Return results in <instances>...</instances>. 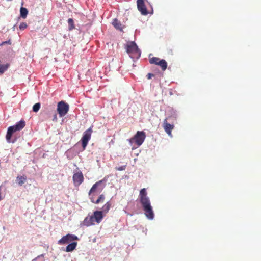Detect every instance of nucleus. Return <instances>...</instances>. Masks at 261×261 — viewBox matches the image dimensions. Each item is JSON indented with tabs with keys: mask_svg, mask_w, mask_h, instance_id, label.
Returning a JSON list of instances; mask_svg holds the SVG:
<instances>
[{
	"mask_svg": "<svg viewBox=\"0 0 261 261\" xmlns=\"http://www.w3.org/2000/svg\"><path fill=\"white\" fill-rule=\"evenodd\" d=\"M140 199L143 210L147 218L152 220L154 218L153 208L151 206L149 197L147 196L145 188H143L140 192Z\"/></svg>",
	"mask_w": 261,
	"mask_h": 261,
	"instance_id": "1",
	"label": "nucleus"
},
{
	"mask_svg": "<svg viewBox=\"0 0 261 261\" xmlns=\"http://www.w3.org/2000/svg\"><path fill=\"white\" fill-rule=\"evenodd\" d=\"M25 125V122L24 120H21L18 121L16 124L8 127L7 130V134L6 135V139L8 143H14L16 139H11L12 136L15 132L17 131H20L23 129Z\"/></svg>",
	"mask_w": 261,
	"mask_h": 261,
	"instance_id": "2",
	"label": "nucleus"
},
{
	"mask_svg": "<svg viewBox=\"0 0 261 261\" xmlns=\"http://www.w3.org/2000/svg\"><path fill=\"white\" fill-rule=\"evenodd\" d=\"M102 218V212L96 211L93 212V215H88L86 217L82 222V225L87 227L94 225L95 222L97 224L100 223Z\"/></svg>",
	"mask_w": 261,
	"mask_h": 261,
	"instance_id": "3",
	"label": "nucleus"
},
{
	"mask_svg": "<svg viewBox=\"0 0 261 261\" xmlns=\"http://www.w3.org/2000/svg\"><path fill=\"white\" fill-rule=\"evenodd\" d=\"M125 48L126 53L132 59H138L141 56V51L134 42H130L126 44Z\"/></svg>",
	"mask_w": 261,
	"mask_h": 261,
	"instance_id": "4",
	"label": "nucleus"
},
{
	"mask_svg": "<svg viewBox=\"0 0 261 261\" xmlns=\"http://www.w3.org/2000/svg\"><path fill=\"white\" fill-rule=\"evenodd\" d=\"M145 133L143 131H138L134 137L129 139L130 143L135 142L137 146H140L144 142Z\"/></svg>",
	"mask_w": 261,
	"mask_h": 261,
	"instance_id": "5",
	"label": "nucleus"
},
{
	"mask_svg": "<svg viewBox=\"0 0 261 261\" xmlns=\"http://www.w3.org/2000/svg\"><path fill=\"white\" fill-rule=\"evenodd\" d=\"M69 109V105L64 101H61L58 103L57 112L59 117H63L67 113Z\"/></svg>",
	"mask_w": 261,
	"mask_h": 261,
	"instance_id": "6",
	"label": "nucleus"
},
{
	"mask_svg": "<svg viewBox=\"0 0 261 261\" xmlns=\"http://www.w3.org/2000/svg\"><path fill=\"white\" fill-rule=\"evenodd\" d=\"M92 128L90 127L86 131L84 132V135L81 138L82 146L83 149L85 150L86 146L91 138V134H92Z\"/></svg>",
	"mask_w": 261,
	"mask_h": 261,
	"instance_id": "7",
	"label": "nucleus"
},
{
	"mask_svg": "<svg viewBox=\"0 0 261 261\" xmlns=\"http://www.w3.org/2000/svg\"><path fill=\"white\" fill-rule=\"evenodd\" d=\"M102 182L103 180H100L94 184L89 191V195L91 196L92 195H97L99 193H100L103 189V187H101V185L102 184Z\"/></svg>",
	"mask_w": 261,
	"mask_h": 261,
	"instance_id": "8",
	"label": "nucleus"
},
{
	"mask_svg": "<svg viewBox=\"0 0 261 261\" xmlns=\"http://www.w3.org/2000/svg\"><path fill=\"white\" fill-rule=\"evenodd\" d=\"M84 180V177L81 171H77L73 173V181L74 186L78 187L82 184Z\"/></svg>",
	"mask_w": 261,
	"mask_h": 261,
	"instance_id": "9",
	"label": "nucleus"
},
{
	"mask_svg": "<svg viewBox=\"0 0 261 261\" xmlns=\"http://www.w3.org/2000/svg\"><path fill=\"white\" fill-rule=\"evenodd\" d=\"M77 240L78 238L77 236L69 233L66 236H64L62 238L59 240L58 243L60 245H65L67 243H69L73 241Z\"/></svg>",
	"mask_w": 261,
	"mask_h": 261,
	"instance_id": "10",
	"label": "nucleus"
},
{
	"mask_svg": "<svg viewBox=\"0 0 261 261\" xmlns=\"http://www.w3.org/2000/svg\"><path fill=\"white\" fill-rule=\"evenodd\" d=\"M147 0H137V1L138 10L143 15H146L148 14L145 5V2Z\"/></svg>",
	"mask_w": 261,
	"mask_h": 261,
	"instance_id": "11",
	"label": "nucleus"
},
{
	"mask_svg": "<svg viewBox=\"0 0 261 261\" xmlns=\"http://www.w3.org/2000/svg\"><path fill=\"white\" fill-rule=\"evenodd\" d=\"M163 128H164L167 134L171 136V131L174 128V124L170 123L169 122H167V119H165L163 122Z\"/></svg>",
	"mask_w": 261,
	"mask_h": 261,
	"instance_id": "12",
	"label": "nucleus"
},
{
	"mask_svg": "<svg viewBox=\"0 0 261 261\" xmlns=\"http://www.w3.org/2000/svg\"><path fill=\"white\" fill-rule=\"evenodd\" d=\"M95 195H92L90 196V201L93 203L97 204L98 203H102L105 201V196L104 195L101 194L100 195H99V197H98V199L96 200H94Z\"/></svg>",
	"mask_w": 261,
	"mask_h": 261,
	"instance_id": "13",
	"label": "nucleus"
},
{
	"mask_svg": "<svg viewBox=\"0 0 261 261\" xmlns=\"http://www.w3.org/2000/svg\"><path fill=\"white\" fill-rule=\"evenodd\" d=\"M77 243L76 242L70 243L66 247V251L67 252H72L76 247Z\"/></svg>",
	"mask_w": 261,
	"mask_h": 261,
	"instance_id": "14",
	"label": "nucleus"
},
{
	"mask_svg": "<svg viewBox=\"0 0 261 261\" xmlns=\"http://www.w3.org/2000/svg\"><path fill=\"white\" fill-rule=\"evenodd\" d=\"M27 177L25 175L18 176L17 177V181L19 186H21L25 183Z\"/></svg>",
	"mask_w": 261,
	"mask_h": 261,
	"instance_id": "15",
	"label": "nucleus"
},
{
	"mask_svg": "<svg viewBox=\"0 0 261 261\" xmlns=\"http://www.w3.org/2000/svg\"><path fill=\"white\" fill-rule=\"evenodd\" d=\"M113 25L114 27L116 28L118 30H121V23L116 19L113 20Z\"/></svg>",
	"mask_w": 261,
	"mask_h": 261,
	"instance_id": "16",
	"label": "nucleus"
},
{
	"mask_svg": "<svg viewBox=\"0 0 261 261\" xmlns=\"http://www.w3.org/2000/svg\"><path fill=\"white\" fill-rule=\"evenodd\" d=\"M28 14V10L24 7H21L20 9V16L22 18L25 19Z\"/></svg>",
	"mask_w": 261,
	"mask_h": 261,
	"instance_id": "17",
	"label": "nucleus"
},
{
	"mask_svg": "<svg viewBox=\"0 0 261 261\" xmlns=\"http://www.w3.org/2000/svg\"><path fill=\"white\" fill-rule=\"evenodd\" d=\"M157 65L161 67L163 71H165L167 68V63L165 60L161 59V61Z\"/></svg>",
	"mask_w": 261,
	"mask_h": 261,
	"instance_id": "18",
	"label": "nucleus"
},
{
	"mask_svg": "<svg viewBox=\"0 0 261 261\" xmlns=\"http://www.w3.org/2000/svg\"><path fill=\"white\" fill-rule=\"evenodd\" d=\"M161 59L157 58V57H153L152 58H150L149 62L150 64H153L155 65H158L159 63L161 62Z\"/></svg>",
	"mask_w": 261,
	"mask_h": 261,
	"instance_id": "19",
	"label": "nucleus"
},
{
	"mask_svg": "<svg viewBox=\"0 0 261 261\" xmlns=\"http://www.w3.org/2000/svg\"><path fill=\"white\" fill-rule=\"evenodd\" d=\"M165 119H167V122L174 124V122L176 121V117L174 115H171L166 117Z\"/></svg>",
	"mask_w": 261,
	"mask_h": 261,
	"instance_id": "20",
	"label": "nucleus"
},
{
	"mask_svg": "<svg viewBox=\"0 0 261 261\" xmlns=\"http://www.w3.org/2000/svg\"><path fill=\"white\" fill-rule=\"evenodd\" d=\"M111 204L110 203V202L109 201H108L107 203H106L105 205H103L102 206V211L103 212H105V213H107L108 212H109L110 208V207H111Z\"/></svg>",
	"mask_w": 261,
	"mask_h": 261,
	"instance_id": "21",
	"label": "nucleus"
},
{
	"mask_svg": "<svg viewBox=\"0 0 261 261\" xmlns=\"http://www.w3.org/2000/svg\"><path fill=\"white\" fill-rule=\"evenodd\" d=\"M68 23L69 24V30H72L74 28V21L73 19L72 18H69L68 20Z\"/></svg>",
	"mask_w": 261,
	"mask_h": 261,
	"instance_id": "22",
	"label": "nucleus"
},
{
	"mask_svg": "<svg viewBox=\"0 0 261 261\" xmlns=\"http://www.w3.org/2000/svg\"><path fill=\"white\" fill-rule=\"evenodd\" d=\"M40 107H41L40 103H35V105L33 107V111L34 112L37 113L39 111V110L40 109Z\"/></svg>",
	"mask_w": 261,
	"mask_h": 261,
	"instance_id": "23",
	"label": "nucleus"
},
{
	"mask_svg": "<svg viewBox=\"0 0 261 261\" xmlns=\"http://www.w3.org/2000/svg\"><path fill=\"white\" fill-rule=\"evenodd\" d=\"M8 68V65L0 64V74H3Z\"/></svg>",
	"mask_w": 261,
	"mask_h": 261,
	"instance_id": "24",
	"label": "nucleus"
},
{
	"mask_svg": "<svg viewBox=\"0 0 261 261\" xmlns=\"http://www.w3.org/2000/svg\"><path fill=\"white\" fill-rule=\"evenodd\" d=\"M27 27V24L25 22H21L20 24V26H19V28H20V29L21 30H24L26 29Z\"/></svg>",
	"mask_w": 261,
	"mask_h": 261,
	"instance_id": "25",
	"label": "nucleus"
},
{
	"mask_svg": "<svg viewBox=\"0 0 261 261\" xmlns=\"http://www.w3.org/2000/svg\"><path fill=\"white\" fill-rule=\"evenodd\" d=\"M125 169H126V165H124V166H120V167L117 168L116 170H117L118 171H122V170H125Z\"/></svg>",
	"mask_w": 261,
	"mask_h": 261,
	"instance_id": "26",
	"label": "nucleus"
},
{
	"mask_svg": "<svg viewBox=\"0 0 261 261\" xmlns=\"http://www.w3.org/2000/svg\"><path fill=\"white\" fill-rule=\"evenodd\" d=\"M153 76H154V75L153 74L149 73L148 74H147L146 77H147V79H150Z\"/></svg>",
	"mask_w": 261,
	"mask_h": 261,
	"instance_id": "27",
	"label": "nucleus"
},
{
	"mask_svg": "<svg viewBox=\"0 0 261 261\" xmlns=\"http://www.w3.org/2000/svg\"><path fill=\"white\" fill-rule=\"evenodd\" d=\"M10 44V40L3 42L1 45H2L3 44Z\"/></svg>",
	"mask_w": 261,
	"mask_h": 261,
	"instance_id": "28",
	"label": "nucleus"
},
{
	"mask_svg": "<svg viewBox=\"0 0 261 261\" xmlns=\"http://www.w3.org/2000/svg\"><path fill=\"white\" fill-rule=\"evenodd\" d=\"M54 119H57V114H55V115H54Z\"/></svg>",
	"mask_w": 261,
	"mask_h": 261,
	"instance_id": "29",
	"label": "nucleus"
},
{
	"mask_svg": "<svg viewBox=\"0 0 261 261\" xmlns=\"http://www.w3.org/2000/svg\"><path fill=\"white\" fill-rule=\"evenodd\" d=\"M1 200H2V197H1V196L0 195V201H1Z\"/></svg>",
	"mask_w": 261,
	"mask_h": 261,
	"instance_id": "30",
	"label": "nucleus"
}]
</instances>
